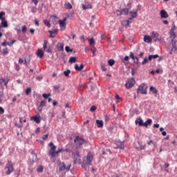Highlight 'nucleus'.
Instances as JSON below:
<instances>
[{
  "label": "nucleus",
  "instance_id": "1",
  "mask_svg": "<svg viewBox=\"0 0 177 177\" xmlns=\"http://www.w3.org/2000/svg\"><path fill=\"white\" fill-rule=\"evenodd\" d=\"M4 171L6 175H10V174L15 171V168L13 167V162L12 160H8L4 167Z\"/></svg>",
  "mask_w": 177,
  "mask_h": 177
},
{
  "label": "nucleus",
  "instance_id": "2",
  "mask_svg": "<svg viewBox=\"0 0 177 177\" xmlns=\"http://www.w3.org/2000/svg\"><path fill=\"white\" fill-rule=\"evenodd\" d=\"M93 160V157L88 154L86 156V160H83V165H82V167L83 168H84V169H86V167L89 166V165H92V161Z\"/></svg>",
  "mask_w": 177,
  "mask_h": 177
},
{
  "label": "nucleus",
  "instance_id": "3",
  "mask_svg": "<svg viewBox=\"0 0 177 177\" xmlns=\"http://www.w3.org/2000/svg\"><path fill=\"white\" fill-rule=\"evenodd\" d=\"M50 149L48 150V155L52 157V158H55L56 157V145L53 144V142L49 143Z\"/></svg>",
  "mask_w": 177,
  "mask_h": 177
},
{
  "label": "nucleus",
  "instance_id": "4",
  "mask_svg": "<svg viewBox=\"0 0 177 177\" xmlns=\"http://www.w3.org/2000/svg\"><path fill=\"white\" fill-rule=\"evenodd\" d=\"M58 165L59 167V172H63V171H65V172H68L71 168V165L66 166V164L64 162H59Z\"/></svg>",
  "mask_w": 177,
  "mask_h": 177
},
{
  "label": "nucleus",
  "instance_id": "5",
  "mask_svg": "<svg viewBox=\"0 0 177 177\" xmlns=\"http://www.w3.org/2000/svg\"><path fill=\"white\" fill-rule=\"evenodd\" d=\"M141 93V95H146L147 93V86L145 83L141 84L138 89V93Z\"/></svg>",
  "mask_w": 177,
  "mask_h": 177
},
{
  "label": "nucleus",
  "instance_id": "6",
  "mask_svg": "<svg viewBox=\"0 0 177 177\" xmlns=\"http://www.w3.org/2000/svg\"><path fill=\"white\" fill-rule=\"evenodd\" d=\"M74 142L76 146H77L78 147L82 146V145H84V143H86V141L84 138H80L78 136L75 137V138L74 139Z\"/></svg>",
  "mask_w": 177,
  "mask_h": 177
},
{
  "label": "nucleus",
  "instance_id": "7",
  "mask_svg": "<svg viewBox=\"0 0 177 177\" xmlns=\"http://www.w3.org/2000/svg\"><path fill=\"white\" fill-rule=\"evenodd\" d=\"M133 85H135V79L131 78L127 80L125 84V86L127 89H131V88H133Z\"/></svg>",
  "mask_w": 177,
  "mask_h": 177
},
{
  "label": "nucleus",
  "instance_id": "8",
  "mask_svg": "<svg viewBox=\"0 0 177 177\" xmlns=\"http://www.w3.org/2000/svg\"><path fill=\"white\" fill-rule=\"evenodd\" d=\"M66 21H67V18H64L63 20H59V27L62 31L66 30Z\"/></svg>",
  "mask_w": 177,
  "mask_h": 177
},
{
  "label": "nucleus",
  "instance_id": "9",
  "mask_svg": "<svg viewBox=\"0 0 177 177\" xmlns=\"http://www.w3.org/2000/svg\"><path fill=\"white\" fill-rule=\"evenodd\" d=\"M43 49L47 53L50 52V47H48V40H44Z\"/></svg>",
  "mask_w": 177,
  "mask_h": 177
},
{
  "label": "nucleus",
  "instance_id": "10",
  "mask_svg": "<svg viewBox=\"0 0 177 177\" xmlns=\"http://www.w3.org/2000/svg\"><path fill=\"white\" fill-rule=\"evenodd\" d=\"M171 44H172V48L170 51V55H172V53H175L177 50L176 48V41L171 40Z\"/></svg>",
  "mask_w": 177,
  "mask_h": 177
},
{
  "label": "nucleus",
  "instance_id": "11",
  "mask_svg": "<svg viewBox=\"0 0 177 177\" xmlns=\"http://www.w3.org/2000/svg\"><path fill=\"white\" fill-rule=\"evenodd\" d=\"M81 163V156H80V153H77L74 156V164H80Z\"/></svg>",
  "mask_w": 177,
  "mask_h": 177
},
{
  "label": "nucleus",
  "instance_id": "12",
  "mask_svg": "<svg viewBox=\"0 0 177 177\" xmlns=\"http://www.w3.org/2000/svg\"><path fill=\"white\" fill-rule=\"evenodd\" d=\"M169 35L170 38H171V41H174V39L176 38V34L175 33V26L170 30Z\"/></svg>",
  "mask_w": 177,
  "mask_h": 177
},
{
  "label": "nucleus",
  "instance_id": "13",
  "mask_svg": "<svg viewBox=\"0 0 177 177\" xmlns=\"http://www.w3.org/2000/svg\"><path fill=\"white\" fill-rule=\"evenodd\" d=\"M30 120L35 121L36 124H39L41 122V116L40 115H35L34 117H32Z\"/></svg>",
  "mask_w": 177,
  "mask_h": 177
},
{
  "label": "nucleus",
  "instance_id": "14",
  "mask_svg": "<svg viewBox=\"0 0 177 177\" xmlns=\"http://www.w3.org/2000/svg\"><path fill=\"white\" fill-rule=\"evenodd\" d=\"M130 57L131 59H133L134 63H136V64H138L139 63V58H138V57L135 56L133 55V53H132V52L130 53Z\"/></svg>",
  "mask_w": 177,
  "mask_h": 177
},
{
  "label": "nucleus",
  "instance_id": "15",
  "mask_svg": "<svg viewBox=\"0 0 177 177\" xmlns=\"http://www.w3.org/2000/svg\"><path fill=\"white\" fill-rule=\"evenodd\" d=\"M160 17L162 19H168V12L165 10L160 11Z\"/></svg>",
  "mask_w": 177,
  "mask_h": 177
},
{
  "label": "nucleus",
  "instance_id": "16",
  "mask_svg": "<svg viewBox=\"0 0 177 177\" xmlns=\"http://www.w3.org/2000/svg\"><path fill=\"white\" fill-rule=\"evenodd\" d=\"M36 54L38 56V57H40V59H42V57H44V53L42 49H38L36 52Z\"/></svg>",
  "mask_w": 177,
  "mask_h": 177
},
{
  "label": "nucleus",
  "instance_id": "17",
  "mask_svg": "<svg viewBox=\"0 0 177 177\" xmlns=\"http://www.w3.org/2000/svg\"><path fill=\"white\" fill-rule=\"evenodd\" d=\"M83 69L84 64H81L80 66H78L77 64L75 65V70H76V71H82Z\"/></svg>",
  "mask_w": 177,
  "mask_h": 177
},
{
  "label": "nucleus",
  "instance_id": "18",
  "mask_svg": "<svg viewBox=\"0 0 177 177\" xmlns=\"http://www.w3.org/2000/svg\"><path fill=\"white\" fill-rule=\"evenodd\" d=\"M48 32L50 34V38H55L56 34H57V29H54L53 30H49Z\"/></svg>",
  "mask_w": 177,
  "mask_h": 177
},
{
  "label": "nucleus",
  "instance_id": "19",
  "mask_svg": "<svg viewBox=\"0 0 177 177\" xmlns=\"http://www.w3.org/2000/svg\"><path fill=\"white\" fill-rule=\"evenodd\" d=\"M57 48L59 51L64 50V44L57 43Z\"/></svg>",
  "mask_w": 177,
  "mask_h": 177
},
{
  "label": "nucleus",
  "instance_id": "20",
  "mask_svg": "<svg viewBox=\"0 0 177 177\" xmlns=\"http://www.w3.org/2000/svg\"><path fill=\"white\" fill-rule=\"evenodd\" d=\"M136 124L139 125V127H143L144 123H143V120H142V118H138L136 120Z\"/></svg>",
  "mask_w": 177,
  "mask_h": 177
},
{
  "label": "nucleus",
  "instance_id": "21",
  "mask_svg": "<svg viewBox=\"0 0 177 177\" xmlns=\"http://www.w3.org/2000/svg\"><path fill=\"white\" fill-rule=\"evenodd\" d=\"M144 41H145V42H147V44H150L151 42L152 39L150 36L145 35L144 37Z\"/></svg>",
  "mask_w": 177,
  "mask_h": 177
},
{
  "label": "nucleus",
  "instance_id": "22",
  "mask_svg": "<svg viewBox=\"0 0 177 177\" xmlns=\"http://www.w3.org/2000/svg\"><path fill=\"white\" fill-rule=\"evenodd\" d=\"M1 27H3L4 28H8V21L6 19L1 20Z\"/></svg>",
  "mask_w": 177,
  "mask_h": 177
},
{
  "label": "nucleus",
  "instance_id": "23",
  "mask_svg": "<svg viewBox=\"0 0 177 177\" xmlns=\"http://www.w3.org/2000/svg\"><path fill=\"white\" fill-rule=\"evenodd\" d=\"M95 122L97 125V128H103V120H97Z\"/></svg>",
  "mask_w": 177,
  "mask_h": 177
},
{
  "label": "nucleus",
  "instance_id": "24",
  "mask_svg": "<svg viewBox=\"0 0 177 177\" xmlns=\"http://www.w3.org/2000/svg\"><path fill=\"white\" fill-rule=\"evenodd\" d=\"M151 119H148L145 122H144L143 127H149V125H151Z\"/></svg>",
  "mask_w": 177,
  "mask_h": 177
},
{
  "label": "nucleus",
  "instance_id": "25",
  "mask_svg": "<svg viewBox=\"0 0 177 177\" xmlns=\"http://www.w3.org/2000/svg\"><path fill=\"white\" fill-rule=\"evenodd\" d=\"M83 10H86V9H92V5L88 4V6H85L84 4H82V6Z\"/></svg>",
  "mask_w": 177,
  "mask_h": 177
},
{
  "label": "nucleus",
  "instance_id": "26",
  "mask_svg": "<svg viewBox=\"0 0 177 177\" xmlns=\"http://www.w3.org/2000/svg\"><path fill=\"white\" fill-rule=\"evenodd\" d=\"M64 149L61 148V149H58L57 151H56L55 152V157H59V153H63V151H64Z\"/></svg>",
  "mask_w": 177,
  "mask_h": 177
},
{
  "label": "nucleus",
  "instance_id": "27",
  "mask_svg": "<svg viewBox=\"0 0 177 177\" xmlns=\"http://www.w3.org/2000/svg\"><path fill=\"white\" fill-rule=\"evenodd\" d=\"M151 35H152V38H158V37H160V34L157 32H152L151 33Z\"/></svg>",
  "mask_w": 177,
  "mask_h": 177
},
{
  "label": "nucleus",
  "instance_id": "28",
  "mask_svg": "<svg viewBox=\"0 0 177 177\" xmlns=\"http://www.w3.org/2000/svg\"><path fill=\"white\" fill-rule=\"evenodd\" d=\"M150 91H151V92H152V93H153V95H157V93H158V91H157V88H154V87H153V86H151V88H150Z\"/></svg>",
  "mask_w": 177,
  "mask_h": 177
},
{
  "label": "nucleus",
  "instance_id": "29",
  "mask_svg": "<svg viewBox=\"0 0 177 177\" xmlns=\"http://www.w3.org/2000/svg\"><path fill=\"white\" fill-rule=\"evenodd\" d=\"M136 148L137 149V150L140 151V150H145V149H146V145H140L139 147H136Z\"/></svg>",
  "mask_w": 177,
  "mask_h": 177
},
{
  "label": "nucleus",
  "instance_id": "30",
  "mask_svg": "<svg viewBox=\"0 0 177 177\" xmlns=\"http://www.w3.org/2000/svg\"><path fill=\"white\" fill-rule=\"evenodd\" d=\"M0 82H1V84H4V85H5L6 86H8V80H5V79H3V78H1Z\"/></svg>",
  "mask_w": 177,
  "mask_h": 177
},
{
  "label": "nucleus",
  "instance_id": "31",
  "mask_svg": "<svg viewBox=\"0 0 177 177\" xmlns=\"http://www.w3.org/2000/svg\"><path fill=\"white\" fill-rule=\"evenodd\" d=\"M109 66H114L115 64V61L113 59H111L108 61Z\"/></svg>",
  "mask_w": 177,
  "mask_h": 177
},
{
  "label": "nucleus",
  "instance_id": "32",
  "mask_svg": "<svg viewBox=\"0 0 177 177\" xmlns=\"http://www.w3.org/2000/svg\"><path fill=\"white\" fill-rule=\"evenodd\" d=\"M129 13H130V15H131V17L133 18H135L138 16V11H135V12L130 11Z\"/></svg>",
  "mask_w": 177,
  "mask_h": 177
},
{
  "label": "nucleus",
  "instance_id": "33",
  "mask_svg": "<svg viewBox=\"0 0 177 177\" xmlns=\"http://www.w3.org/2000/svg\"><path fill=\"white\" fill-rule=\"evenodd\" d=\"M77 62V57H71L69 59V63H75Z\"/></svg>",
  "mask_w": 177,
  "mask_h": 177
},
{
  "label": "nucleus",
  "instance_id": "34",
  "mask_svg": "<svg viewBox=\"0 0 177 177\" xmlns=\"http://www.w3.org/2000/svg\"><path fill=\"white\" fill-rule=\"evenodd\" d=\"M158 58V55H149L148 57L149 60H151L152 59H157Z\"/></svg>",
  "mask_w": 177,
  "mask_h": 177
},
{
  "label": "nucleus",
  "instance_id": "35",
  "mask_svg": "<svg viewBox=\"0 0 177 177\" xmlns=\"http://www.w3.org/2000/svg\"><path fill=\"white\" fill-rule=\"evenodd\" d=\"M66 9H73V6L70 3H65Z\"/></svg>",
  "mask_w": 177,
  "mask_h": 177
},
{
  "label": "nucleus",
  "instance_id": "36",
  "mask_svg": "<svg viewBox=\"0 0 177 177\" xmlns=\"http://www.w3.org/2000/svg\"><path fill=\"white\" fill-rule=\"evenodd\" d=\"M30 59H25L24 64L27 67L28 66V64H30Z\"/></svg>",
  "mask_w": 177,
  "mask_h": 177
},
{
  "label": "nucleus",
  "instance_id": "37",
  "mask_svg": "<svg viewBox=\"0 0 177 177\" xmlns=\"http://www.w3.org/2000/svg\"><path fill=\"white\" fill-rule=\"evenodd\" d=\"M21 31L23 34H26V32H27V26L26 25L22 26Z\"/></svg>",
  "mask_w": 177,
  "mask_h": 177
},
{
  "label": "nucleus",
  "instance_id": "38",
  "mask_svg": "<svg viewBox=\"0 0 177 177\" xmlns=\"http://www.w3.org/2000/svg\"><path fill=\"white\" fill-rule=\"evenodd\" d=\"M26 95H27V96H28V95H30V93H31V88L28 87L26 89L25 91Z\"/></svg>",
  "mask_w": 177,
  "mask_h": 177
},
{
  "label": "nucleus",
  "instance_id": "39",
  "mask_svg": "<svg viewBox=\"0 0 177 177\" xmlns=\"http://www.w3.org/2000/svg\"><path fill=\"white\" fill-rule=\"evenodd\" d=\"M15 68L16 71H20V66L17 63H15Z\"/></svg>",
  "mask_w": 177,
  "mask_h": 177
},
{
  "label": "nucleus",
  "instance_id": "40",
  "mask_svg": "<svg viewBox=\"0 0 177 177\" xmlns=\"http://www.w3.org/2000/svg\"><path fill=\"white\" fill-rule=\"evenodd\" d=\"M8 53H9V50L8 49V48H3V55L5 56V55H8Z\"/></svg>",
  "mask_w": 177,
  "mask_h": 177
},
{
  "label": "nucleus",
  "instance_id": "41",
  "mask_svg": "<svg viewBox=\"0 0 177 177\" xmlns=\"http://www.w3.org/2000/svg\"><path fill=\"white\" fill-rule=\"evenodd\" d=\"M88 41H89L90 45H95V39H93V37H92L91 39H89Z\"/></svg>",
  "mask_w": 177,
  "mask_h": 177
},
{
  "label": "nucleus",
  "instance_id": "42",
  "mask_svg": "<svg viewBox=\"0 0 177 177\" xmlns=\"http://www.w3.org/2000/svg\"><path fill=\"white\" fill-rule=\"evenodd\" d=\"M44 24L47 27H50V22L48 20H44Z\"/></svg>",
  "mask_w": 177,
  "mask_h": 177
},
{
  "label": "nucleus",
  "instance_id": "43",
  "mask_svg": "<svg viewBox=\"0 0 177 177\" xmlns=\"http://www.w3.org/2000/svg\"><path fill=\"white\" fill-rule=\"evenodd\" d=\"M65 50L66 52H67V53H70V52H73V49L70 48V46H66L65 47Z\"/></svg>",
  "mask_w": 177,
  "mask_h": 177
},
{
  "label": "nucleus",
  "instance_id": "44",
  "mask_svg": "<svg viewBox=\"0 0 177 177\" xmlns=\"http://www.w3.org/2000/svg\"><path fill=\"white\" fill-rule=\"evenodd\" d=\"M37 172H44V167L42 165H40L37 168Z\"/></svg>",
  "mask_w": 177,
  "mask_h": 177
},
{
  "label": "nucleus",
  "instance_id": "45",
  "mask_svg": "<svg viewBox=\"0 0 177 177\" xmlns=\"http://www.w3.org/2000/svg\"><path fill=\"white\" fill-rule=\"evenodd\" d=\"M3 16H5V12H0V20H3L5 19Z\"/></svg>",
  "mask_w": 177,
  "mask_h": 177
},
{
  "label": "nucleus",
  "instance_id": "46",
  "mask_svg": "<svg viewBox=\"0 0 177 177\" xmlns=\"http://www.w3.org/2000/svg\"><path fill=\"white\" fill-rule=\"evenodd\" d=\"M118 143H119V145H118V149H124V143L122 142H118Z\"/></svg>",
  "mask_w": 177,
  "mask_h": 177
},
{
  "label": "nucleus",
  "instance_id": "47",
  "mask_svg": "<svg viewBox=\"0 0 177 177\" xmlns=\"http://www.w3.org/2000/svg\"><path fill=\"white\" fill-rule=\"evenodd\" d=\"M70 73H71V71L70 70L64 71V74L65 77H68V75H70Z\"/></svg>",
  "mask_w": 177,
  "mask_h": 177
},
{
  "label": "nucleus",
  "instance_id": "48",
  "mask_svg": "<svg viewBox=\"0 0 177 177\" xmlns=\"http://www.w3.org/2000/svg\"><path fill=\"white\" fill-rule=\"evenodd\" d=\"M16 43V40H12L10 42L7 43V45H8V46H13V44Z\"/></svg>",
  "mask_w": 177,
  "mask_h": 177
},
{
  "label": "nucleus",
  "instance_id": "49",
  "mask_svg": "<svg viewBox=\"0 0 177 177\" xmlns=\"http://www.w3.org/2000/svg\"><path fill=\"white\" fill-rule=\"evenodd\" d=\"M147 63H149V58L145 57V58L144 59V60L142 61V65H145V64H146Z\"/></svg>",
  "mask_w": 177,
  "mask_h": 177
},
{
  "label": "nucleus",
  "instance_id": "50",
  "mask_svg": "<svg viewBox=\"0 0 177 177\" xmlns=\"http://www.w3.org/2000/svg\"><path fill=\"white\" fill-rule=\"evenodd\" d=\"M122 11L124 15H128L129 13V10H128V8H124Z\"/></svg>",
  "mask_w": 177,
  "mask_h": 177
},
{
  "label": "nucleus",
  "instance_id": "51",
  "mask_svg": "<svg viewBox=\"0 0 177 177\" xmlns=\"http://www.w3.org/2000/svg\"><path fill=\"white\" fill-rule=\"evenodd\" d=\"M92 53H93V56H95V53H96V47L93 46V48L91 49Z\"/></svg>",
  "mask_w": 177,
  "mask_h": 177
},
{
  "label": "nucleus",
  "instance_id": "52",
  "mask_svg": "<svg viewBox=\"0 0 177 177\" xmlns=\"http://www.w3.org/2000/svg\"><path fill=\"white\" fill-rule=\"evenodd\" d=\"M50 93H49V94H46V93L42 94V97H43L44 99H48V97H50Z\"/></svg>",
  "mask_w": 177,
  "mask_h": 177
},
{
  "label": "nucleus",
  "instance_id": "53",
  "mask_svg": "<svg viewBox=\"0 0 177 177\" xmlns=\"http://www.w3.org/2000/svg\"><path fill=\"white\" fill-rule=\"evenodd\" d=\"M96 109H97L95 106H92L90 109V111H91V113H93V111H96Z\"/></svg>",
  "mask_w": 177,
  "mask_h": 177
},
{
  "label": "nucleus",
  "instance_id": "54",
  "mask_svg": "<svg viewBox=\"0 0 177 177\" xmlns=\"http://www.w3.org/2000/svg\"><path fill=\"white\" fill-rule=\"evenodd\" d=\"M45 104H46V102H45V100L41 101L40 107H44L45 106Z\"/></svg>",
  "mask_w": 177,
  "mask_h": 177
},
{
  "label": "nucleus",
  "instance_id": "55",
  "mask_svg": "<svg viewBox=\"0 0 177 177\" xmlns=\"http://www.w3.org/2000/svg\"><path fill=\"white\" fill-rule=\"evenodd\" d=\"M15 31H17V32H20V31H21V29L20 28V27L19 26H17L15 28Z\"/></svg>",
  "mask_w": 177,
  "mask_h": 177
},
{
  "label": "nucleus",
  "instance_id": "56",
  "mask_svg": "<svg viewBox=\"0 0 177 177\" xmlns=\"http://www.w3.org/2000/svg\"><path fill=\"white\" fill-rule=\"evenodd\" d=\"M115 99L116 100H122V98H121V97H120V95H118V94H116Z\"/></svg>",
  "mask_w": 177,
  "mask_h": 177
},
{
  "label": "nucleus",
  "instance_id": "57",
  "mask_svg": "<svg viewBox=\"0 0 177 177\" xmlns=\"http://www.w3.org/2000/svg\"><path fill=\"white\" fill-rule=\"evenodd\" d=\"M48 136H49V134H46L42 136L43 140H46L48 139Z\"/></svg>",
  "mask_w": 177,
  "mask_h": 177
},
{
  "label": "nucleus",
  "instance_id": "58",
  "mask_svg": "<svg viewBox=\"0 0 177 177\" xmlns=\"http://www.w3.org/2000/svg\"><path fill=\"white\" fill-rule=\"evenodd\" d=\"M35 24L37 27H39V21H38V19H35Z\"/></svg>",
  "mask_w": 177,
  "mask_h": 177
},
{
  "label": "nucleus",
  "instance_id": "59",
  "mask_svg": "<svg viewBox=\"0 0 177 177\" xmlns=\"http://www.w3.org/2000/svg\"><path fill=\"white\" fill-rule=\"evenodd\" d=\"M41 132V129L39 127H37L35 131L36 135H38Z\"/></svg>",
  "mask_w": 177,
  "mask_h": 177
},
{
  "label": "nucleus",
  "instance_id": "60",
  "mask_svg": "<svg viewBox=\"0 0 177 177\" xmlns=\"http://www.w3.org/2000/svg\"><path fill=\"white\" fill-rule=\"evenodd\" d=\"M31 12H32V13H37V8L33 7V8H32V10H31Z\"/></svg>",
  "mask_w": 177,
  "mask_h": 177
},
{
  "label": "nucleus",
  "instance_id": "61",
  "mask_svg": "<svg viewBox=\"0 0 177 177\" xmlns=\"http://www.w3.org/2000/svg\"><path fill=\"white\" fill-rule=\"evenodd\" d=\"M3 113H5V109L0 106V114H3Z\"/></svg>",
  "mask_w": 177,
  "mask_h": 177
},
{
  "label": "nucleus",
  "instance_id": "62",
  "mask_svg": "<svg viewBox=\"0 0 177 177\" xmlns=\"http://www.w3.org/2000/svg\"><path fill=\"white\" fill-rule=\"evenodd\" d=\"M124 23H126V27H128L129 26V20H125L124 21Z\"/></svg>",
  "mask_w": 177,
  "mask_h": 177
},
{
  "label": "nucleus",
  "instance_id": "63",
  "mask_svg": "<svg viewBox=\"0 0 177 177\" xmlns=\"http://www.w3.org/2000/svg\"><path fill=\"white\" fill-rule=\"evenodd\" d=\"M124 60L125 62H129V57L128 55H126L124 58Z\"/></svg>",
  "mask_w": 177,
  "mask_h": 177
},
{
  "label": "nucleus",
  "instance_id": "64",
  "mask_svg": "<svg viewBox=\"0 0 177 177\" xmlns=\"http://www.w3.org/2000/svg\"><path fill=\"white\" fill-rule=\"evenodd\" d=\"M117 12L119 16H122V15H123L122 10H117Z\"/></svg>",
  "mask_w": 177,
  "mask_h": 177
}]
</instances>
